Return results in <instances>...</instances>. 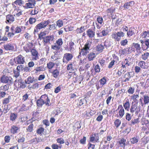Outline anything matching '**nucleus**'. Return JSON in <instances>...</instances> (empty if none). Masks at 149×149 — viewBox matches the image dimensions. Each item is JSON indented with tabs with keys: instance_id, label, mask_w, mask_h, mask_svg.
<instances>
[{
	"instance_id": "18",
	"label": "nucleus",
	"mask_w": 149,
	"mask_h": 149,
	"mask_svg": "<svg viewBox=\"0 0 149 149\" xmlns=\"http://www.w3.org/2000/svg\"><path fill=\"white\" fill-rule=\"evenodd\" d=\"M132 64V63L129 62L128 59L126 58L121 62V68L126 70L128 69V67Z\"/></svg>"
},
{
	"instance_id": "36",
	"label": "nucleus",
	"mask_w": 149,
	"mask_h": 149,
	"mask_svg": "<svg viewBox=\"0 0 149 149\" xmlns=\"http://www.w3.org/2000/svg\"><path fill=\"white\" fill-rule=\"evenodd\" d=\"M134 30L132 27L129 28L128 31L127 32V35L128 37H130L134 35Z\"/></svg>"
},
{
	"instance_id": "8",
	"label": "nucleus",
	"mask_w": 149,
	"mask_h": 149,
	"mask_svg": "<svg viewBox=\"0 0 149 149\" xmlns=\"http://www.w3.org/2000/svg\"><path fill=\"white\" fill-rule=\"evenodd\" d=\"M0 79V81L2 83L8 84L9 85L13 83V79L9 76L3 75Z\"/></svg>"
},
{
	"instance_id": "32",
	"label": "nucleus",
	"mask_w": 149,
	"mask_h": 149,
	"mask_svg": "<svg viewBox=\"0 0 149 149\" xmlns=\"http://www.w3.org/2000/svg\"><path fill=\"white\" fill-rule=\"evenodd\" d=\"M104 48V46L102 44H98L96 46V50L99 53H101L103 52Z\"/></svg>"
},
{
	"instance_id": "64",
	"label": "nucleus",
	"mask_w": 149,
	"mask_h": 149,
	"mask_svg": "<svg viewBox=\"0 0 149 149\" xmlns=\"http://www.w3.org/2000/svg\"><path fill=\"white\" fill-rule=\"evenodd\" d=\"M130 141L131 143L132 144L136 143L138 141V139L135 137L132 138L130 139Z\"/></svg>"
},
{
	"instance_id": "34",
	"label": "nucleus",
	"mask_w": 149,
	"mask_h": 149,
	"mask_svg": "<svg viewBox=\"0 0 149 149\" xmlns=\"http://www.w3.org/2000/svg\"><path fill=\"white\" fill-rule=\"evenodd\" d=\"M11 99V96L10 95L8 96L7 98H4L2 100V104L3 105H6L9 103Z\"/></svg>"
},
{
	"instance_id": "13",
	"label": "nucleus",
	"mask_w": 149,
	"mask_h": 149,
	"mask_svg": "<svg viewBox=\"0 0 149 149\" xmlns=\"http://www.w3.org/2000/svg\"><path fill=\"white\" fill-rule=\"evenodd\" d=\"M15 62L18 64H23L25 62V58L21 54L14 58Z\"/></svg>"
},
{
	"instance_id": "29",
	"label": "nucleus",
	"mask_w": 149,
	"mask_h": 149,
	"mask_svg": "<svg viewBox=\"0 0 149 149\" xmlns=\"http://www.w3.org/2000/svg\"><path fill=\"white\" fill-rule=\"evenodd\" d=\"M130 47H129L128 48H125L124 49H121L119 50V53L121 55H126L127 52L130 53L131 52L130 51Z\"/></svg>"
},
{
	"instance_id": "46",
	"label": "nucleus",
	"mask_w": 149,
	"mask_h": 149,
	"mask_svg": "<svg viewBox=\"0 0 149 149\" xmlns=\"http://www.w3.org/2000/svg\"><path fill=\"white\" fill-rule=\"evenodd\" d=\"M85 30V27L82 26L80 28H77L76 30V32L77 34L81 33L84 31Z\"/></svg>"
},
{
	"instance_id": "22",
	"label": "nucleus",
	"mask_w": 149,
	"mask_h": 149,
	"mask_svg": "<svg viewBox=\"0 0 149 149\" xmlns=\"http://www.w3.org/2000/svg\"><path fill=\"white\" fill-rule=\"evenodd\" d=\"M137 65L142 69H147L148 67L147 63H146L145 61L140 60L138 61Z\"/></svg>"
},
{
	"instance_id": "20",
	"label": "nucleus",
	"mask_w": 149,
	"mask_h": 149,
	"mask_svg": "<svg viewBox=\"0 0 149 149\" xmlns=\"http://www.w3.org/2000/svg\"><path fill=\"white\" fill-rule=\"evenodd\" d=\"M14 44L13 43H9L3 45L4 49L6 51H15Z\"/></svg>"
},
{
	"instance_id": "58",
	"label": "nucleus",
	"mask_w": 149,
	"mask_h": 149,
	"mask_svg": "<svg viewBox=\"0 0 149 149\" xmlns=\"http://www.w3.org/2000/svg\"><path fill=\"white\" fill-rule=\"evenodd\" d=\"M56 44V45L61 47L63 44V40L61 38L58 39L56 41V43L55 44Z\"/></svg>"
},
{
	"instance_id": "55",
	"label": "nucleus",
	"mask_w": 149,
	"mask_h": 149,
	"mask_svg": "<svg viewBox=\"0 0 149 149\" xmlns=\"http://www.w3.org/2000/svg\"><path fill=\"white\" fill-rule=\"evenodd\" d=\"M55 63L51 61L49 62L47 64V68L50 69H52L55 66Z\"/></svg>"
},
{
	"instance_id": "26",
	"label": "nucleus",
	"mask_w": 149,
	"mask_h": 149,
	"mask_svg": "<svg viewBox=\"0 0 149 149\" xmlns=\"http://www.w3.org/2000/svg\"><path fill=\"white\" fill-rule=\"evenodd\" d=\"M140 38L141 39V40H145L147 38H149V30L147 31H143L140 35Z\"/></svg>"
},
{
	"instance_id": "7",
	"label": "nucleus",
	"mask_w": 149,
	"mask_h": 149,
	"mask_svg": "<svg viewBox=\"0 0 149 149\" xmlns=\"http://www.w3.org/2000/svg\"><path fill=\"white\" fill-rule=\"evenodd\" d=\"M124 36V33L122 31H118L117 33L116 32L113 33L111 35L112 38L115 41H119L121 39V37Z\"/></svg>"
},
{
	"instance_id": "14",
	"label": "nucleus",
	"mask_w": 149,
	"mask_h": 149,
	"mask_svg": "<svg viewBox=\"0 0 149 149\" xmlns=\"http://www.w3.org/2000/svg\"><path fill=\"white\" fill-rule=\"evenodd\" d=\"M36 3L35 0H28L24 7L26 9L32 8L34 7Z\"/></svg>"
},
{
	"instance_id": "42",
	"label": "nucleus",
	"mask_w": 149,
	"mask_h": 149,
	"mask_svg": "<svg viewBox=\"0 0 149 149\" xmlns=\"http://www.w3.org/2000/svg\"><path fill=\"white\" fill-rule=\"evenodd\" d=\"M34 81V78L33 77L29 76L25 80V81L26 84H29L32 83Z\"/></svg>"
},
{
	"instance_id": "37",
	"label": "nucleus",
	"mask_w": 149,
	"mask_h": 149,
	"mask_svg": "<svg viewBox=\"0 0 149 149\" xmlns=\"http://www.w3.org/2000/svg\"><path fill=\"white\" fill-rule=\"evenodd\" d=\"M14 29L15 26L12 25L10 28V30L11 32H8L7 35L8 37L9 38H10L14 36L15 34V33L14 32Z\"/></svg>"
},
{
	"instance_id": "17",
	"label": "nucleus",
	"mask_w": 149,
	"mask_h": 149,
	"mask_svg": "<svg viewBox=\"0 0 149 149\" xmlns=\"http://www.w3.org/2000/svg\"><path fill=\"white\" fill-rule=\"evenodd\" d=\"M30 52L33 61H36L39 59V54L36 49H32Z\"/></svg>"
},
{
	"instance_id": "19",
	"label": "nucleus",
	"mask_w": 149,
	"mask_h": 149,
	"mask_svg": "<svg viewBox=\"0 0 149 149\" xmlns=\"http://www.w3.org/2000/svg\"><path fill=\"white\" fill-rule=\"evenodd\" d=\"M99 137L98 133H94L90 136L89 141L90 142L96 143L99 142Z\"/></svg>"
},
{
	"instance_id": "49",
	"label": "nucleus",
	"mask_w": 149,
	"mask_h": 149,
	"mask_svg": "<svg viewBox=\"0 0 149 149\" xmlns=\"http://www.w3.org/2000/svg\"><path fill=\"white\" fill-rule=\"evenodd\" d=\"M115 126L116 128H118L121 124V121L119 119H116L114 122Z\"/></svg>"
},
{
	"instance_id": "41",
	"label": "nucleus",
	"mask_w": 149,
	"mask_h": 149,
	"mask_svg": "<svg viewBox=\"0 0 149 149\" xmlns=\"http://www.w3.org/2000/svg\"><path fill=\"white\" fill-rule=\"evenodd\" d=\"M23 26H17L15 28V26L14 32L15 34L21 33L22 31V29L23 28Z\"/></svg>"
},
{
	"instance_id": "11",
	"label": "nucleus",
	"mask_w": 149,
	"mask_h": 149,
	"mask_svg": "<svg viewBox=\"0 0 149 149\" xmlns=\"http://www.w3.org/2000/svg\"><path fill=\"white\" fill-rule=\"evenodd\" d=\"M125 110L122 105H119L116 110V112H117V117L122 118L125 114Z\"/></svg>"
},
{
	"instance_id": "2",
	"label": "nucleus",
	"mask_w": 149,
	"mask_h": 149,
	"mask_svg": "<svg viewBox=\"0 0 149 149\" xmlns=\"http://www.w3.org/2000/svg\"><path fill=\"white\" fill-rule=\"evenodd\" d=\"M37 105L39 107H42L43 104L49 106L50 104V100L47 95L45 94L42 95L40 99L36 102Z\"/></svg>"
},
{
	"instance_id": "52",
	"label": "nucleus",
	"mask_w": 149,
	"mask_h": 149,
	"mask_svg": "<svg viewBox=\"0 0 149 149\" xmlns=\"http://www.w3.org/2000/svg\"><path fill=\"white\" fill-rule=\"evenodd\" d=\"M56 26H57L59 28H61L63 25V21L61 19H58L56 22Z\"/></svg>"
},
{
	"instance_id": "1",
	"label": "nucleus",
	"mask_w": 149,
	"mask_h": 149,
	"mask_svg": "<svg viewBox=\"0 0 149 149\" xmlns=\"http://www.w3.org/2000/svg\"><path fill=\"white\" fill-rule=\"evenodd\" d=\"M46 31H41L38 35V38L41 40L43 39L42 42L44 46H47L48 44H50V42L54 41V36L53 35H49L45 36L46 35Z\"/></svg>"
},
{
	"instance_id": "25",
	"label": "nucleus",
	"mask_w": 149,
	"mask_h": 149,
	"mask_svg": "<svg viewBox=\"0 0 149 149\" xmlns=\"http://www.w3.org/2000/svg\"><path fill=\"white\" fill-rule=\"evenodd\" d=\"M95 27L94 26L93 29H89L87 30V34L89 38H93L94 37L95 33Z\"/></svg>"
},
{
	"instance_id": "48",
	"label": "nucleus",
	"mask_w": 149,
	"mask_h": 149,
	"mask_svg": "<svg viewBox=\"0 0 149 149\" xmlns=\"http://www.w3.org/2000/svg\"><path fill=\"white\" fill-rule=\"evenodd\" d=\"M133 44L134 47L137 52H138L140 50L141 48L139 44L138 43H133Z\"/></svg>"
},
{
	"instance_id": "27",
	"label": "nucleus",
	"mask_w": 149,
	"mask_h": 149,
	"mask_svg": "<svg viewBox=\"0 0 149 149\" xmlns=\"http://www.w3.org/2000/svg\"><path fill=\"white\" fill-rule=\"evenodd\" d=\"M45 70V68L43 65L38 67L35 68L33 71L34 73L38 74H40L41 72L44 71Z\"/></svg>"
},
{
	"instance_id": "61",
	"label": "nucleus",
	"mask_w": 149,
	"mask_h": 149,
	"mask_svg": "<svg viewBox=\"0 0 149 149\" xmlns=\"http://www.w3.org/2000/svg\"><path fill=\"white\" fill-rule=\"evenodd\" d=\"M61 146H59L56 143H54L52 145L51 147L52 149H58L59 148H61Z\"/></svg>"
},
{
	"instance_id": "56",
	"label": "nucleus",
	"mask_w": 149,
	"mask_h": 149,
	"mask_svg": "<svg viewBox=\"0 0 149 149\" xmlns=\"http://www.w3.org/2000/svg\"><path fill=\"white\" fill-rule=\"evenodd\" d=\"M39 83V82H37L34 84L31 85V88L33 89L38 88L40 86Z\"/></svg>"
},
{
	"instance_id": "35",
	"label": "nucleus",
	"mask_w": 149,
	"mask_h": 149,
	"mask_svg": "<svg viewBox=\"0 0 149 149\" xmlns=\"http://www.w3.org/2000/svg\"><path fill=\"white\" fill-rule=\"evenodd\" d=\"M139 118H135L132 119L130 122L129 125L130 126H132L135 125V124H138L140 122Z\"/></svg>"
},
{
	"instance_id": "9",
	"label": "nucleus",
	"mask_w": 149,
	"mask_h": 149,
	"mask_svg": "<svg viewBox=\"0 0 149 149\" xmlns=\"http://www.w3.org/2000/svg\"><path fill=\"white\" fill-rule=\"evenodd\" d=\"M22 45H24L23 49L26 53L29 52L33 49V44L32 42H24V44L22 43Z\"/></svg>"
},
{
	"instance_id": "62",
	"label": "nucleus",
	"mask_w": 149,
	"mask_h": 149,
	"mask_svg": "<svg viewBox=\"0 0 149 149\" xmlns=\"http://www.w3.org/2000/svg\"><path fill=\"white\" fill-rule=\"evenodd\" d=\"M56 141L57 143L60 144H63L65 142L64 139L62 138H58L56 139Z\"/></svg>"
},
{
	"instance_id": "28",
	"label": "nucleus",
	"mask_w": 149,
	"mask_h": 149,
	"mask_svg": "<svg viewBox=\"0 0 149 149\" xmlns=\"http://www.w3.org/2000/svg\"><path fill=\"white\" fill-rule=\"evenodd\" d=\"M19 127L15 125H13L11 126L10 130V132L11 134H15L17 133L19 131Z\"/></svg>"
},
{
	"instance_id": "53",
	"label": "nucleus",
	"mask_w": 149,
	"mask_h": 149,
	"mask_svg": "<svg viewBox=\"0 0 149 149\" xmlns=\"http://www.w3.org/2000/svg\"><path fill=\"white\" fill-rule=\"evenodd\" d=\"M23 2L24 1L22 0H16L12 3V5H13V4H15L17 5L21 6Z\"/></svg>"
},
{
	"instance_id": "23",
	"label": "nucleus",
	"mask_w": 149,
	"mask_h": 149,
	"mask_svg": "<svg viewBox=\"0 0 149 149\" xmlns=\"http://www.w3.org/2000/svg\"><path fill=\"white\" fill-rule=\"evenodd\" d=\"M140 41L141 44V47L143 51L146 50L149 47V44L148 43V40L146 41L143 40H140Z\"/></svg>"
},
{
	"instance_id": "54",
	"label": "nucleus",
	"mask_w": 149,
	"mask_h": 149,
	"mask_svg": "<svg viewBox=\"0 0 149 149\" xmlns=\"http://www.w3.org/2000/svg\"><path fill=\"white\" fill-rule=\"evenodd\" d=\"M44 130L45 129L43 127H41L37 130L36 132L38 134L42 135V134L44 132Z\"/></svg>"
},
{
	"instance_id": "50",
	"label": "nucleus",
	"mask_w": 149,
	"mask_h": 149,
	"mask_svg": "<svg viewBox=\"0 0 149 149\" xmlns=\"http://www.w3.org/2000/svg\"><path fill=\"white\" fill-rule=\"evenodd\" d=\"M39 12V9L35 7L33 9H32L30 12V14L32 15L37 14Z\"/></svg>"
},
{
	"instance_id": "59",
	"label": "nucleus",
	"mask_w": 149,
	"mask_h": 149,
	"mask_svg": "<svg viewBox=\"0 0 149 149\" xmlns=\"http://www.w3.org/2000/svg\"><path fill=\"white\" fill-rule=\"evenodd\" d=\"M115 8L114 7H111L107 9L106 11L107 13L111 14L115 11Z\"/></svg>"
},
{
	"instance_id": "10",
	"label": "nucleus",
	"mask_w": 149,
	"mask_h": 149,
	"mask_svg": "<svg viewBox=\"0 0 149 149\" xmlns=\"http://www.w3.org/2000/svg\"><path fill=\"white\" fill-rule=\"evenodd\" d=\"M73 57V55L72 54L65 53L63 56V63L67 64L69 62L72 60Z\"/></svg>"
},
{
	"instance_id": "60",
	"label": "nucleus",
	"mask_w": 149,
	"mask_h": 149,
	"mask_svg": "<svg viewBox=\"0 0 149 149\" xmlns=\"http://www.w3.org/2000/svg\"><path fill=\"white\" fill-rule=\"evenodd\" d=\"M135 88L134 87H130L127 90V92L129 94H133L134 92Z\"/></svg>"
},
{
	"instance_id": "21",
	"label": "nucleus",
	"mask_w": 149,
	"mask_h": 149,
	"mask_svg": "<svg viewBox=\"0 0 149 149\" xmlns=\"http://www.w3.org/2000/svg\"><path fill=\"white\" fill-rule=\"evenodd\" d=\"M23 11L19 8L15 9L13 12V15L16 17H19L22 15Z\"/></svg>"
},
{
	"instance_id": "4",
	"label": "nucleus",
	"mask_w": 149,
	"mask_h": 149,
	"mask_svg": "<svg viewBox=\"0 0 149 149\" xmlns=\"http://www.w3.org/2000/svg\"><path fill=\"white\" fill-rule=\"evenodd\" d=\"M107 81L108 78L104 76L102 78L99 80L98 83L96 84L95 86L97 90L103 87L107 84Z\"/></svg>"
},
{
	"instance_id": "6",
	"label": "nucleus",
	"mask_w": 149,
	"mask_h": 149,
	"mask_svg": "<svg viewBox=\"0 0 149 149\" xmlns=\"http://www.w3.org/2000/svg\"><path fill=\"white\" fill-rule=\"evenodd\" d=\"M138 104L134 103L132 102V105L130 109V111L131 113L135 112L136 114H138L141 110V108L140 106H138Z\"/></svg>"
},
{
	"instance_id": "40",
	"label": "nucleus",
	"mask_w": 149,
	"mask_h": 149,
	"mask_svg": "<svg viewBox=\"0 0 149 149\" xmlns=\"http://www.w3.org/2000/svg\"><path fill=\"white\" fill-rule=\"evenodd\" d=\"M67 70L68 71L71 72L74 71L75 68L74 65L73 63H70L67 66Z\"/></svg>"
},
{
	"instance_id": "16",
	"label": "nucleus",
	"mask_w": 149,
	"mask_h": 149,
	"mask_svg": "<svg viewBox=\"0 0 149 149\" xmlns=\"http://www.w3.org/2000/svg\"><path fill=\"white\" fill-rule=\"evenodd\" d=\"M123 107L125 110L128 111L131 107V102L129 99L127 97H126L124 99L123 102Z\"/></svg>"
},
{
	"instance_id": "24",
	"label": "nucleus",
	"mask_w": 149,
	"mask_h": 149,
	"mask_svg": "<svg viewBox=\"0 0 149 149\" xmlns=\"http://www.w3.org/2000/svg\"><path fill=\"white\" fill-rule=\"evenodd\" d=\"M142 98H141L139 99V102L140 104L143 106V105L146 104L149 102V97L148 95L143 96V101Z\"/></svg>"
},
{
	"instance_id": "44",
	"label": "nucleus",
	"mask_w": 149,
	"mask_h": 149,
	"mask_svg": "<svg viewBox=\"0 0 149 149\" xmlns=\"http://www.w3.org/2000/svg\"><path fill=\"white\" fill-rule=\"evenodd\" d=\"M17 117V114L15 113H10V120L12 122H14Z\"/></svg>"
},
{
	"instance_id": "12",
	"label": "nucleus",
	"mask_w": 149,
	"mask_h": 149,
	"mask_svg": "<svg viewBox=\"0 0 149 149\" xmlns=\"http://www.w3.org/2000/svg\"><path fill=\"white\" fill-rule=\"evenodd\" d=\"M14 86L17 88H24L25 87V84L22 79L16 80L15 81Z\"/></svg>"
},
{
	"instance_id": "38",
	"label": "nucleus",
	"mask_w": 149,
	"mask_h": 149,
	"mask_svg": "<svg viewBox=\"0 0 149 149\" xmlns=\"http://www.w3.org/2000/svg\"><path fill=\"white\" fill-rule=\"evenodd\" d=\"M139 95L138 94H133L131 96V98L132 100H133L132 102H134V103H138V101L136 99L139 97Z\"/></svg>"
},
{
	"instance_id": "15",
	"label": "nucleus",
	"mask_w": 149,
	"mask_h": 149,
	"mask_svg": "<svg viewBox=\"0 0 149 149\" xmlns=\"http://www.w3.org/2000/svg\"><path fill=\"white\" fill-rule=\"evenodd\" d=\"M15 18L13 15L8 14L6 16L5 23L7 24H10L15 21Z\"/></svg>"
},
{
	"instance_id": "57",
	"label": "nucleus",
	"mask_w": 149,
	"mask_h": 149,
	"mask_svg": "<svg viewBox=\"0 0 149 149\" xmlns=\"http://www.w3.org/2000/svg\"><path fill=\"white\" fill-rule=\"evenodd\" d=\"M56 24L55 23L49 25L48 29L50 31H52L55 30L56 29Z\"/></svg>"
},
{
	"instance_id": "31",
	"label": "nucleus",
	"mask_w": 149,
	"mask_h": 149,
	"mask_svg": "<svg viewBox=\"0 0 149 149\" xmlns=\"http://www.w3.org/2000/svg\"><path fill=\"white\" fill-rule=\"evenodd\" d=\"M52 76L54 78H56L58 77L59 75V71L57 68L53 70L51 72Z\"/></svg>"
},
{
	"instance_id": "47",
	"label": "nucleus",
	"mask_w": 149,
	"mask_h": 149,
	"mask_svg": "<svg viewBox=\"0 0 149 149\" xmlns=\"http://www.w3.org/2000/svg\"><path fill=\"white\" fill-rule=\"evenodd\" d=\"M33 124L32 123H31L26 128L27 132H32L33 130Z\"/></svg>"
},
{
	"instance_id": "5",
	"label": "nucleus",
	"mask_w": 149,
	"mask_h": 149,
	"mask_svg": "<svg viewBox=\"0 0 149 149\" xmlns=\"http://www.w3.org/2000/svg\"><path fill=\"white\" fill-rule=\"evenodd\" d=\"M91 42L90 41H87L84 47L81 49L79 52V54L83 56H86L89 52L91 46Z\"/></svg>"
},
{
	"instance_id": "51",
	"label": "nucleus",
	"mask_w": 149,
	"mask_h": 149,
	"mask_svg": "<svg viewBox=\"0 0 149 149\" xmlns=\"http://www.w3.org/2000/svg\"><path fill=\"white\" fill-rule=\"evenodd\" d=\"M131 72H128L127 73H126L124 76V78H125V80L124 81L125 82H126L127 81H128L130 80V79L131 77L130 75V73Z\"/></svg>"
},
{
	"instance_id": "45",
	"label": "nucleus",
	"mask_w": 149,
	"mask_h": 149,
	"mask_svg": "<svg viewBox=\"0 0 149 149\" xmlns=\"http://www.w3.org/2000/svg\"><path fill=\"white\" fill-rule=\"evenodd\" d=\"M95 56L96 55L95 53L91 52L88 55L87 58L89 61H91L93 60Z\"/></svg>"
},
{
	"instance_id": "30",
	"label": "nucleus",
	"mask_w": 149,
	"mask_h": 149,
	"mask_svg": "<svg viewBox=\"0 0 149 149\" xmlns=\"http://www.w3.org/2000/svg\"><path fill=\"white\" fill-rule=\"evenodd\" d=\"M61 47L57 45H52L51 46V48L53 50L55 51V54H58L60 53V51H62L61 49Z\"/></svg>"
},
{
	"instance_id": "63",
	"label": "nucleus",
	"mask_w": 149,
	"mask_h": 149,
	"mask_svg": "<svg viewBox=\"0 0 149 149\" xmlns=\"http://www.w3.org/2000/svg\"><path fill=\"white\" fill-rule=\"evenodd\" d=\"M36 20L35 18L30 17L28 20L30 24H32L36 22Z\"/></svg>"
},
{
	"instance_id": "33",
	"label": "nucleus",
	"mask_w": 149,
	"mask_h": 149,
	"mask_svg": "<svg viewBox=\"0 0 149 149\" xmlns=\"http://www.w3.org/2000/svg\"><path fill=\"white\" fill-rule=\"evenodd\" d=\"M126 141L125 139L122 138L119 141L117 142V143L121 147L124 148L126 145Z\"/></svg>"
},
{
	"instance_id": "39",
	"label": "nucleus",
	"mask_w": 149,
	"mask_h": 149,
	"mask_svg": "<svg viewBox=\"0 0 149 149\" xmlns=\"http://www.w3.org/2000/svg\"><path fill=\"white\" fill-rule=\"evenodd\" d=\"M149 57V52H145L141 54V57L143 61L147 60Z\"/></svg>"
},
{
	"instance_id": "3",
	"label": "nucleus",
	"mask_w": 149,
	"mask_h": 149,
	"mask_svg": "<svg viewBox=\"0 0 149 149\" xmlns=\"http://www.w3.org/2000/svg\"><path fill=\"white\" fill-rule=\"evenodd\" d=\"M50 23V20L48 19L47 20L42 21L38 24L35 27L33 33L35 34L36 33L38 32L40 30L45 28Z\"/></svg>"
},
{
	"instance_id": "43",
	"label": "nucleus",
	"mask_w": 149,
	"mask_h": 149,
	"mask_svg": "<svg viewBox=\"0 0 149 149\" xmlns=\"http://www.w3.org/2000/svg\"><path fill=\"white\" fill-rule=\"evenodd\" d=\"M134 4V2L133 1H130L125 3L123 7L125 9H128L130 7L132 6Z\"/></svg>"
}]
</instances>
